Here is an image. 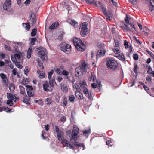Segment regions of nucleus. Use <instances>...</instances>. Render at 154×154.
<instances>
[{
  "label": "nucleus",
  "instance_id": "nucleus-56",
  "mask_svg": "<svg viewBox=\"0 0 154 154\" xmlns=\"http://www.w3.org/2000/svg\"><path fill=\"white\" fill-rule=\"evenodd\" d=\"M80 86L81 88H83V89L86 88H85V84L83 82L80 84Z\"/></svg>",
  "mask_w": 154,
  "mask_h": 154
},
{
  "label": "nucleus",
  "instance_id": "nucleus-32",
  "mask_svg": "<svg viewBox=\"0 0 154 154\" xmlns=\"http://www.w3.org/2000/svg\"><path fill=\"white\" fill-rule=\"evenodd\" d=\"M146 68L148 69L147 73L149 74H151L152 72V69L150 66L146 65Z\"/></svg>",
  "mask_w": 154,
  "mask_h": 154
},
{
  "label": "nucleus",
  "instance_id": "nucleus-16",
  "mask_svg": "<svg viewBox=\"0 0 154 154\" xmlns=\"http://www.w3.org/2000/svg\"><path fill=\"white\" fill-rule=\"evenodd\" d=\"M59 25V23L57 21H55L50 26L49 29H50L53 30L56 29Z\"/></svg>",
  "mask_w": 154,
  "mask_h": 154
},
{
  "label": "nucleus",
  "instance_id": "nucleus-11",
  "mask_svg": "<svg viewBox=\"0 0 154 154\" xmlns=\"http://www.w3.org/2000/svg\"><path fill=\"white\" fill-rule=\"evenodd\" d=\"M11 0H6L3 5V8L4 10H8V7L11 6Z\"/></svg>",
  "mask_w": 154,
  "mask_h": 154
},
{
  "label": "nucleus",
  "instance_id": "nucleus-41",
  "mask_svg": "<svg viewBox=\"0 0 154 154\" xmlns=\"http://www.w3.org/2000/svg\"><path fill=\"white\" fill-rule=\"evenodd\" d=\"M27 93L29 97H33L34 96V94L32 93L31 91H27Z\"/></svg>",
  "mask_w": 154,
  "mask_h": 154
},
{
  "label": "nucleus",
  "instance_id": "nucleus-4",
  "mask_svg": "<svg viewBox=\"0 0 154 154\" xmlns=\"http://www.w3.org/2000/svg\"><path fill=\"white\" fill-rule=\"evenodd\" d=\"M61 50L66 53V54H68L71 50V46L69 44L64 42H62L61 44L59 45Z\"/></svg>",
  "mask_w": 154,
  "mask_h": 154
},
{
  "label": "nucleus",
  "instance_id": "nucleus-37",
  "mask_svg": "<svg viewBox=\"0 0 154 154\" xmlns=\"http://www.w3.org/2000/svg\"><path fill=\"white\" fill-rule=\"evenodd\" d=\"M115 45H114V47H118L119 46V42L118 40H114Z\"/></svg>",
  "mask_w": 154,
  "mask_h": 154
},
{
  "label": "nucleus",
  "instance_id": "nucleus-18",
  "mask_svg": "<svg viewBox=\"0 0 154 154\" xmlns=\"http://www.w3.org/2000/svg\"><path fill=\"white\" fill-rule=\"evenodd\" d=\"M88 80L89 81H91L92 80L93 82H97L95 75L94 72H92L91 73V77L90 78H89Z\"/></svg>",
  "mask_w": 154,
  "mask_h": 154
},
{
  "label": "nucleus",
  "instance_id": "nucleus-29",
  "mask_svg": "<svg viewBox=\"0 0 154 154\" xmlns=\"http://www.w3.org/2000/svg\"><path fill=\"white\" fill-rule=\"evenodd\" d=\"M23 102L27 104H30L29 97L27 95H26L25 97H23Z\"/></svg>",
  "mask_w": 154,
  "mask_h": 154
},
{
  "label": "nucleus",
  "instance_id": "nucleus-60",
  "mask_svg": "<svg viewBox=\"0 0 154 154\" xmlns=\"http://www.w3.org/2000/svg\"><path fill=\"white\" fill-rule=\"evenodd\" d=\"M3 109L4 111L6 112H8L11 111L10 109L6 107H3Z\"/></svg>",
  "mask_w": 154,
  "mask_h": 154
},
{
  "label": "nucleus",
  "instance_id": "nucleus-47",
  "mask_svg": "<svg viewBox=\"0 0 154 154\" xmlns=\"http://www.w3.org/2000/svg\"><path fill=\"white\" fill-rule=\"evenodd\" d=\"M134 59L135 60H137L138 59V56L137 54H134L133 55Z\"/></svg>",
  "mask_w": 154,
  "mask_h": 154
},
{
  "label": "nucleus",
  "instance_id": "nucleus-12",
  "mask_svg": "<svg viewBox=\"0 0 154 154\" xmlns=\"http://www.w3.org/2000/svg\"><path fill=\"white\" fill-rule=\"evenodd\" d=\"M113 19V13L111 10L107 11L106 12V20L110 21Z\"/></svg>",
  "mask_w": 154,
  "mask_h": 154
},
{
  "label": "nucleus",
  "instance_id": "nucleus-26",
  "mask_svg": "<svg viewBox=\"0 0 154 154\" xmlns=\"http://www.w3.org/2000/svg\"><path fill=\"white\" fill-rule=\"evenodd\" d=\"M15 64L17 67L20 69L23 68V66L20 64V61H15V62H13Z\"/></svg>",
  "mask_w": 154,
  "mask_h": 154
},
{
  "label": "nucleus",
  "instance_id": "nucleus-9",
  "mask_svg": "<svg viewBox=\"0 0 154 154\" xmlns=\"http://www.w3.org/2000/svg\"><path fill=\"white\" fill-rule=\"evenodd\" d=\"M86 70L80 67H77L75 69V74L77 77L82 75L83 72Z\"/></svg>",
  "mask_w": 154,
  "mask_h": 154
},
{
  "label": "nucleus",
  "instance_id": "nucleus-13",
  "mask_svg": "<svg viewBox=\"0 0 154 154\" xmlns=\"http://www.w3.org/2000/svg\"><path fill=\"white\" fill-rule=\"evenodd\" d=\"M105 51L103 49V48L100 49L98 51L97 55V57L98 58L104 55L105 53Z\"/></svg>",
  "mask_w": 154,
  "mask_h": 154
},
{
  "label": "nucleus",
  "instance_id": "nucleus-21",
  "mask_svg": "<svg viewBox=\"0 0 154 154\" xmlns=\"http://www.w3.org/2000/svg\"><path fill=\"white\" fill-rule=\"evenodd\" d=\"M99 4H100V6L101 7L103 14L106 17V8L105 6L104 5H103L101 3H99Z\"/></svg>",
  "mask_w": 154,
  "mask_h": 154
},
{
  "label": "nucleus",
  "instance_id": "nucleus-39",
  "mask_svg": "<svg viewBox=\"0 0 154 154\" xmlns=\"http://www.w3.org/2000/svg\"><path fill=\"white\" fill-rule=\"evenodd\" d=\"M7 104L10 106H12L13 104L12 100H8L7 101Z\"/></svg>",
  "mask_w": 154,
  "mask_h": 154
},
{
  "label": "nucleus",
  "instance_id": "nucleus-22",
  "mask_svg": "<svg viewBox=\"0 0 154 154\" xmlns=\"http://www.w3.org/2000/svg\"><path fill=\"white\" fill-rule=\"evenodd\" d=\"M61 89L63 91L66 93L68 92V88L66 85L63 84L61 85Z\"/></svg>",
  "mask_w": 154,
  "mask_h": 154
},
{
  "label": "nucleus",
  "instance_id": "nucleus-43",
  "mask_svg": "<svg viewBox=\"0 0 154 154\" xmlns=\"http://www.w3.org/2000/svg\"><path fill=\"white\" fill-rule=\"evenodd\" d=\"M26 87L27 89V91H32L33 90V88L31 86L26 85Z\"/></svg>",
  "mask_w": 154,
  "mask_h": 154
},
{
  "label": "nucleus",
  "instance_id": "nucleus-50",
  "mask_svg": "<svg viewBox=\"0 0 154 154\" xmlns=\"http://www.w3.org/2000/svg\"><path fill=\"white\" fill-rule=\"evenodd\" d=\"M5 48L6 50H8L9 51H11V48L10 46L7 45H5Z\"/></svg>",
  "mask_w": 154,
  "mask_h": 154
},
{
  "label": "nucleus",
  "instance_id": "nucleus-48",
  "mask_svg": "<svg viewBox=\"0 0 154 154\" xmlns=\"http://www.w3.org/2000/svg\"><path fill=\"white\" fill-rule=\"evenodd\" d=\"M7 97L8 99H12L13 97L12 94L10 93H7Z\"/></svg>",
  "mask_w": 154,
  "mask_h": 154
},
{
  "label": "nucleus",
  "instance_id": "nucleus-5",
  "mask_svg": "<svg viewBox=\"0 0 154 154\" xmlns=\"http://www.w3.org/2000/svg\"><path fill=\"white\" fill-rule=\"evenodd\" d=\"M54 83V81L53 79L50 80L49 82H48L47 81H46L43 84V87L44 90L46 92H49L50 91L48 88H50L52 89L53 87Z\"/></svg>",
  "mask_w": 154,
  "mask_h": 154
},
{
  "label": "nucleus",
  "instance_id": "nucleus-46",
  "mask_svg": "<svg viewBox=\"0 0 154 154\" xmlns=\"http://www.w3.org/2000/svg\"><path fill=\"white\" fill-rule=\"evenodd\" d=\"M11 100H12L15 102H17L19 100V98L16 97L15 95H14Z\"/></svg>",
  "mask_w": 154,
  "mask_h": 154
},
{
  "label": "nucleus",
  "instance_id": "nucleus-64",
  "mask_svg": "<svg viewBox=\"0 0 154 154\" xmlns=\"http://www.w3.org/2000/svg\"><path fill=\"white\" fill-rule=\"evenodd\" d=\"M63 104L64 105V106H66L67 104V102L66 100V98H64V101H63Z\"/></svg>",
  "mask_w": 154,
  "mask_h": 154
},
{
  "label": "nucleus",
  "instance_id": "nucleus-36",
  "mask_svg": "<svg viewBox=\"0 0 154 154\" xmlns=\"http://www.w3.org/2000/svg\"><path fill=\"white\" fill-rule=\"evenodd\" d=\"M106 145H108L110 146H113V144L111 142L110 140H106Z\"/></svg>",
  "mask_w": 154,
  "mask_h": 154
},
{
  "label": "nucleus",
  "instance_id": "nucleus-24",
  "mask_svg": "<svg viewBox=\"0 0 154 154\" xmlns=\"http://www.w3.org/2000/svg\"><path fill=\"white\" fill-rule=\"evenodd\" d=\"M5 63L8 64L9 66L11 69H13L14 68V65L12 64L11 61H9L8 60H5Z\"/></svg>",
  "mask_w": 154,
  "mask_h": 154
},
{
  "label": "nucleus",
  "instance_id": "nucleus-28",
  "mask_svg": "<svg viewBox=\"0 0 154 154\" xmlns=\"http://www.w3.org/2000/svg\"><path fill=\"white\" fill-rule=\"evenodd\" d=\"M20 92L21 94L24 95L25 94V88L24 87L22 86H20Z\"/></svg>",
  "mask_w": 154,
  "mask_h": 154
},
{
  "label": "nucleus",
  "instance_id": "nucleus-33",
  "mask_svg": "<svg viewBox=\"0 0 154 154\" xmlns=\"http://www.w3.org/2000/svg\"><path fill=\"white\" fill-rule=\"evenodd\" d=\"M37 31V30L36 28L33 29L31 33V36H35L36 34Z\"/></svg>",
  "mask_w": 154,
  "mask_h": 154
},
{
  "label": "nucleus",
  "instance_id": "nucleus-1",
  "mask_svg": "<svg viewBox=\"0 0 154 154\" xmlns=\"http://www.w3.org/2000/svg\"><path fill=\"white\" fill-rule=\"evenodd\" d=\"M73 42L75 48L78 51L81 52L85 51L86 46L81 40L78 38H75L73 39Z\"/></svg>",
  "mask_w": 154,
  "mask_h": 154
},
{
  "label": "nucleus",
  "instance_id": "nucleus-55",
  "mask_svg": "<svg viewBox=\"0 0 154 154\" xmlns=\"http://www.w3.org/2000/svg\"><path fill=\"white\" fill-rule=\"evenodd\" d=\"M38 104L41 106H42L44 104V103L42 99H40L38 100Z\"/></svg>",
  "mask_w": 154,
  "mask_h": 154
},
{
  "label": "nucleus",
  "instance_id": "nucleus-14",
  "mask_svg": "<svg viewBox=\"0 0 154 154\" xmlns=\"http://www.w3.org/2000/svg\"><path fill=\"white\" fill-rule=\"evenodd\" d=\"M61 140L62 143L65 144L66 146H68L72 148H73V146L69 143L68 141L66 140V139L63 138Z\"/></svg>",
  "mask_w": 154,
  "mask_h": 154
},
{
  "label": "nucleus",
  "instance_id": "nucleus-52",
  "mask_svg": "<svg viewBox=\"0 0 154 154\" xmlns=\"http://www.w3.org/2000/svg\"><path fill=\"white\" fill-rule=\"evenodd\" d=\"M36 40V39L35 38H31V44L32 45H33L35 43V41Z\"/></svg>",
  "mask_w": 154,
  "mask_h": 154
},
{
  "label": "nucleus",
  "instance_id": "nucleus-40",
  "mask_svg": "<svg viewBox=\"0 0 154 154\" xmlns=\"http://www.w3.org/2000/svg\"><path fill=\"white\" fill-rule=\"evenodd\" d=\"M37 61L38 63V66L40 67V68L42 69H43L44 68V66L43 65V63H41L38 60H37Z\"/></svg>",
  "mask_w": 154,
  "mask_h": 154
},
{
  "label": "nucleus",
  "instance_id": "nucleus-17",
  "mask_svg": "<svg viewBox=\"0 0 154 154\" xmlns=\"http://www.w3.org/2000/svg\"><path fill=\"white\" fill-rule=\"evenodd\" d=\"M30 17H31V20H30V21H31V23L33 25L35 23L36 21L35 14L33 13H32L31 16H30Z\"/></svg>",
  "mask_w": 154,
  "mask_h": 154
},
{
  "label": "nucleus",
  "instance_id": "nucleus-23",
  "mask_svg": "<svg viewBox=\"0 0 154 154\" xmlns=\"http://www.w3.org/2000/svg\"><path fill=\"white\" fill-rule=\"evenodd\" d=\"M83 131V135L87 138L88 137L90 134L91 131L90 129L86 130L85 131Z\"/></svg>",
  "mask_w": 154,
  "mask_h": 154
},
{
  "label": "nucleus",
  "instance_id": "nucleus-6",
  "mask_svg": "<svg viewBox=\"0 0 154 154\" xmlns=\"http://www.w3.org/2000/svg\"><path fill=\"white\" fill-rule=\"evenodd\" d=\"M79 132V129L76 125H74L73 127V130L72 131L71 134V138L74 141H76L77 140L76 136Z\"/></svg>",
  "mask_w": 154,
  "mask_h": 154
},
{
  "label": "nucleus",
  "instance_id": "nucleus-44",
  "mask_svg": "<svg viewBox=\"0 0 154 154\" xmlns=\"http://www.w3.org/2000/svg\"><path fill=\"white\" fill-rule=\"evenodd\" d=\"M112 50L116 54H119L120 53V51L118 48H114L112 49Z\"/></svg>",
  "mask_w": 154,
  "mask_h": 154
},
{
  "label": "nucleus",
  "instance_id": "nucleus-59",
  "mask_svg": "<svg viewBox=\"0 0 154 154\" xmlns=\"http://www.w3.org/2000/svg\"><path fill=\"white\" fill-rule=\"evenodd\" d=\"M146 51H147L148 54L150 55L151 57L153 58H154V54L153 53H152L150 51H149L148 50H146Z\"/></svg>",
  "mask_w": 154,
  "mask_h": 154
},
{
  "label": "nucleus",
  "instance_id": "nucleus-2",
  "mask_svg": "<svg viewBox=\"0 0 154 154\" xmlns=\"http://www.w3.org/2000/svg\"><path fill=\"white\" fill-rule=\"evenodd\" d=\"M106 60L107 68L110 70H115L118 66L117 61L113 58H108Z\"/></svg>",
  "mask_w": 154,
  "mask_h": 154
},
{
  "label": "nucleus",
  "instance_id": "nucleus-61",
  "mask_svg": "<svg viewBox=\"0 0 154 154\" xmlns=\"http://www.w3.org/2000/svg\"><path fill=\"white\" fill-rule=\"evenodd\" d=\"M110 2H112V3L113 5L115 6H117L118 5L117 2L115 1H114V0H110Z\"/></svg>",
  "mask_w": 154,
  "mask_h": 154
},
{
  "label": "nucleus",
  "instance_id": "nucleus-58",
  "mask_svg": "<svg viewBox=\"0 0 154 154\" xmlns=\"http://www.w3.org/2000/svg\"><path fill=\"white\" fill-rule=\"evenodd\" d=\"M60 119L62 122H64L66 120V118L65 116H63L61 117Z\"/></svg>",
  "mask_w": 154,
  "mask_h": 154
},
{
  "label": "nucleus",
  "instance_id": "nucleus-19",
  "mask_svg": "<svg viewBox=\"0 0 154 154\" xmlns=\"http://www.w3.org/2000/svg\"><path fill=\"white\" fill-rule=\"evenodd\" d=\"M115 57L118 58L119 60L122 61H125V57L124 55L122 53H120L118 55L115 56Z\"/></svg>",
  "mask_w": 154,
  "mask_h": 154
},
{
  "label": "nucleus",
  "instance_id": "nucleus-7",
  "mask_svg": "<svg viewBox=\"0 0 154 154\" xmlns=\"http://www.w3.org/2000/svg\"><path fill=\"white\" fill-rule=\"evenodd\" d=\"M40 51H38V55L41 57L42 60H43L47 57L45 49V48H40Z\"/></svg>",
  "mask_w": 154,
  "mask_h": 154
},
{
  "label": "nucleus",
  "instance_id": "nucleus-49",
  "mask_svg": "<svg viewBox=\"0 0 154 154\" xmlns=\"http://www.w3.org/2000/svg\"><path fill=\"white\" fill-rule=\"evenodd\" d=\"M61 74L64 75L65 76H66L69 75V72L68 71L66 70H63L62 71Z\"/></svg>",
  "mask_w": 154,
  "mask_h": 154
},
{
  "label": "nucleus",
  "instance_id": "nucleus-25",
  "mask_svg": "<svg viewBox=\"0 0 154 154\" xmlns=\"http://www.w3.org/2000/svg\"><path fill=\"white\" fill-rule=\"evenodd\" d=\"M69 23L72 25L74 26L75 27H76L78 26V22L73 20H70Z\"/></svg>",
  "mask_w": 154,
  "mask_h": 154
},
{
  "label": "nucleus",
  "instance_id": "nucleus-35",
  "mask_svg": "<svg viewBox=\"0 0 154 154\" xmlns=\"http://www.w3.org/2000/svg\"><path fill=\"white\" fill-rule=\"evenodd\" d=\"M54 69L57 74H61V71L60 69L56 67H54Z\"/></svg>",
  "mask_w": 154,
  "mask_h": 154
},
{
  "label": "nucleus",
  "instance_id": "nucleus-10",
  "mask_svg": "<svg viewBox=\"0 0 154 154\" xmlns=\"http://www.w3.org/2000/svg\"><path fill=\"white\" fill-rule=\"evenodd\" d=\"M11 58L12 62H15V61H20L21 56L20 54H16L15 55H12Z\"/></svg>",
  "mask_w": 154,
  "mask_h": 154
},
{
  "label": "nucleus",
  "instance_id": "nucleus-53",
  "mask_svg": "<svg viewBox=\"0 0 154 154\" xmlns=\"http://www.w3.org/2000/svg\"><path fill=\"white\" fill-rule=\"evenodd\" d=\"M75 97L73 95H71L69 97V100L71 102L74 101V100Z\"/></svg>",
  "mask_w": 154,
  "mask_h": 154
},
{
  "label": "nucleus",
  "instance_id": "nucleus-62",
  "mask_svg": "<svg viewBox=\"0 0 154 154\" xmlns=\"http://www.w3.org/2000/svg\"><path fill=\"white\" fill-rule=\"evenodd\" d=\"M89 91H88V89L86 88L83 89V93L86 96L87 94H88Z\"/></svg>",
  "mask_w": 154,
  "mask_h": 154
},
{
  "label": "nucleus",
  "instance_id": "nucleus-45",
  "mask_svg": "<svg viewBox=\"0 0 154 154\" xmlns=\"http://www.w3.org/2000/svg\"><path fill=\"white\" fill-rule=\"evenodd\" d=\"M124 45L126 48H128L129 46L128 45V42L126 40H124Z\"/></svg>",
  "mask_w": 154,
  "mask_h": 154
},
{
  "label": "nucleus",
  "instance_id": "nucleus-15",
  "mask_svg": "<svg viewBox=\"0 0 154 154\" xmlns=\"http://www.w3.org/2000/svg\"><path fill=\"white\" fill-rule=\"evenodd\" d=\"M75 96L78 99H82L83 97L82 94L80 92L79 90H77L75 91Z\"/></svg>",
  "mask_w": 154,
  "mask_h": 154
},
{
  "label": "nucleus",
  "instance_id": "nucleus-51",
  "mask_svg": "<svg viewBox=\"0 0 154 154\" xmlns=\"http://www.w3.org/2000/svg\"><path fill=\"white\" fill-rule=\"evenodd\" d=\"M73 87L74 88H75V89H77V90H79L80 89L79 85L77 84H74L73 85Z\"/></svg>",
  "mask_w": 154,
  "mask_h": 154
},
{
  "label": "nucleus",
  "instance_id": "nucleus-30",
  "mask_svg": "<svg viewBox=\"0 0 154 154\" xmlns=\"http://www.w3.org/2000/svg\"><path fill=\"white\" fill-rule=\"evenodd\" d=\"M32 52V48H29L27 52V57L28 59H29L31 57Z\"/></svg>",
  "mask_w": 154,
  "mask_h": 154
},
{
  "label": "nucleus",
  "instance_id": "nucleus-57",
  "mask_svg": "<svg viewBox=\"0 0 154 154\" xmlns=\"http://www.w3.org/2000/svg\"><path fill=\"white\" fill-rule=\"evenodd\" d=\"M29 72L28 67V66H26L24 70V73L25 75H27Z\"/></svg>",
  "mask_w": 154,
  "mask_h": 154
},
{
  "label": "nucleus",
  "instance_id": "nucleus-27",
  "mask_svg": "<svg viewBox=\"0 0 154 154\" xmlns=\"http://www.w3.org/2000/svg\"><path fill=\"white\" fill-rule=\"evenodd\" d=\"M9 89L11 92H13L15 89V85L13 83L10 84L9 86Z\"/></svg>",
  "mask_w": 154,
  "mask_h": 154
},
{
  "label": "nucleus",
  "instance_id": "nucleus-54",
  "mask_svg": "<svg viewBox=\"0 0 154 154\" xmlns=\"http://www.w3.org/2000/svg\"><path fill=\"white\" fill-rule=\"evenodd\" d=\"M137 68L138 66L137 64H135L134 65V71L135 73L136 74L137 73Z\"/></svg>",
  "mask_w": 154,
  "mask_h": 154
},
{
  "label": "nucleus",
  "instance_id": "nucleus-42",
  "mask_svg": "<svg viewBox=\"0 0 154 154\" xmlns=\"http://www.w3.org/2000/svg\"><path fill=\"white\" fill-rule=\"evenodd\" d=\"M134 38L136 42L137 43V44L140 45L142 44V42H140L139 39H137L136 37L135 36L134 37Z\"/></svg>",
  "mask_w": 154,
  "mask_h": 154
},
{
  "label": "nucleus",
  "instance_id": "nucleus-34",
  "mask_svg": "<svg viewBox=\"0 0 154 154\" xmlns=\"http://www.w3.org/2000/svg\"><path fill=\"white\" fill-rule=\"evenodd\" d=\"M87 66V64L85 62H83L82 63V66H80V67L86 71Z\"/></svg>",
  "mask_w": 154,
  "mask_h": 154
},
{
  "label": "nucleus",
  "instance_id": "nucleus-8",
  "mask_svg": "<svg viewBox=\"0 0 154 154\" xmlns=\"http://www.w3.org/2000/svg\"><path fill=\"white\" fill-rule=\"evenodd\" d=\"M55 131L57 133V139L59 141H61L62 139H63V133L61 130L59 128V127L56 126L55 127Z\"/></svg>",
  "mask_w": 154,
  "mask_h": 154
},
{
  "label": "nucleus",
  "instance_id": "nucleus-63",
  "mask_svg": "<svg viewBox=\"0 0 154 154\" xmlns=\"http://www.w3.org/2000/svg\"><path fill=\"white\" fill-rule=\"evenodd\" d=\"M87 94H88V96H87V97H88L90 100L92 99V95L90 92L89 91L88 93H87Z\"/></svg>",
  "mask_w": 154,
  "mask_h": 154
},
{
  "label": "nucleus",
  "instance_id": "nucleus-20",
  "mask_svg": "<svg viewBox=\"0 0 154 154\" xmlns=\"http://www.w3.org/2000/svg\"><path fill=\"white\" fill-rule=\"evenodd\" d=\"M22 26L25 28L26 30L27 31H29L30 28V24L28 22L26 23H22Z\"/></svg>",
  "mask_w": 154,
  "mask_h": 154
},
{
  "label": "nucleus",
  "instance_id": "nucleus-31",
  "mask_svg": "<svg viewBox=\"0 0 154 154\" xmlns=\"http://www.w3.org/2000/svg\"><path fill=\"white\" fill-rule=\"evenodd\" d=\"M54 72V71L53 69L51 70H50V72H48V78L49 79V81L50 80H52L51 79L52 77V76Z\"/></svg>",
  "mask_w": 154,
  "mask_h": 154
},
{
  "label": "nucleus",
  "instance_id": "nucleus-3",
  "mask_svg": "<svg viewBox=\"0 0 154 154\" xmlns=\"http://www.w3.org/2000/svg\"><path fill=\"white\" fill-rule=\"evenodd\" d=\"M79 29L81 30L80 34L82 37H85L89 33V29L87 28V23L83 22L80 25Z\"/></svg>",
  "mask_w": 154,
  "mask_h": 154
},
{
  "label": "nucleus",
  "instance_id": "nucleus-38",
  "mask_svg": "<svg viewBox=\"0 0 154 154\" xmlns=\"http://www.w3.org/2000/svg\"><path fill=\"white\" fill-rule=\"evenodd\" d=\"M45 101L47 102V103H46V104L48 105L51 104L52 102V100L49 99L48 98L45 100Z\"/></svg>",
  "mask_w": 154,
  "mask_h": 154
}]
</instances>
